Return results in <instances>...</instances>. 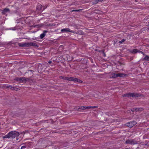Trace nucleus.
<instances>
[{"label":"nucleus","instance_id":"3","mask_svg":"<svg viewBox=\"0 0 149 149\" xmlns=\"http://www.w3.org/2000/svg\"><path fill=\"white\" fill-rule=\"evenodd\" d=\"M19 45L21 47H29L30 46L38 47V45L35 42H30L19 43Z\"/></svg>","mask_w":149,"mask_h":149},{"label":"nucleus","instance_id":"19","mask_svg":"<svg viewBox=\"0 0 149 149\" xmlns=\"http://www.w3.org/2000/svg\"><path fill=\"white\" fill-rule=\"evenodd\" d=\"M125 40L124 39H122L120 41H119V42L120 43H122L123 42H124L125 41Z\"/></svg>","mask_w":149,"mask_h":149},{"label":"nucleus","instance_id":"17","mask_svg":"<svg viewBox=\"0 0 149 149\" xmlns=\"http://www.w3.org/2000/svg\"><path fill=\"white\" fill-rule=\"evenodd\" d=\"M6 88H7L10 89H14L13 87L11 86L10 85L7 86Z\"/></svg>","mask_w":149,"mask_h":149},{"label":"nucleus","instance_id":"8","mask_svg":"<svg viewBox=\"0 0 149 149\" xmlns=\"http://www.w3.org/2000/svg\"><path fill=\"white\" fill-rule=\"evenodd\" d=\"M97 108V106H88V107H86V106H83L81 107V108L79 107L78 108V109H81L82 110H84L85 109H95Z\"/></svg>","mask_w":149,"mask_h":149},{"label":"nucleus","instance_id":"4","mask_svg":"<svg viewBox=\"0 0 149 149\" xmlns=\"http://www.w3.org/2000/svg\"><path fill=\"white\" fill-rule=\"evenodd\" d=\"M126 74L123 73L116 74L112 73L110 75V77L111 78H115L117 77H122L126 76Z\"/></svg>","mask_w":149,"mask_h":149},{"label":"nucleus","instance_id":"13","mask_svg":"<svg viewBox=\"0 0 149 149\" xmlns=\"http://www.w3.org/2000/svg\"><path fill=\"white\" fill-rule=\"evenodd\" d=\"M30 143H28V142H27L25 143H24L23 144L24 145V146H21L20 149H24L26 148V147H28L29 146L27 145L28 144Z\"/></svg>","mask_w":149,"mask_h":149},{"label":"nucleus","instance_id":"18","mask_svg":"<svg viewBox=\"0 0 149 149\" xmlns=\"http://www.w3.org/2000/svg\"><path fill=\"white\" fill-rule=\"evenodd\" d=\"M103 1V0H95V2L96 3H97L99 2H102Z\"/></svg>","mask_w":149,"mask_h":149},{"label":"nucleus","instance_id":"11","mask_svg":"<svg viewBox=\"0 0 149 149\" xmlns=\"http://www.w3.org/2000/svg\"><path fill=\"white\" fill-rule=\"evenodd\" d=\"M47 7H45L44 6H43V7H42V5H41V4H39L36 7V9L37 10L40 11L42 10V8H43V9H42V11H43V10L45 9Z\"/></svg>","mask_w":149,"mask_h":149},{"label":"nucleus","instance_id":"1","mask_svg":"<svg viewBox=\"0 0 149 149\" xmlns=\"http://www.w3.org/2000/svg\"><path fill=\"white\" fill-rule=\"evenodd\" d=\"M19 135V133L16 131H11L9 132L7 135H5L3 137V138H11L14 139L16 138Z\"/></svg>","mask_w":149,"mask_h":149},{"label":"nucleus","instance_id":"9","mask_svg":"<svg viewBox=\"0 0 149 149\" xmlns=\"http://www.w3.org/2000/svg\"><path fill=\"white\" fill-rule=\"evenodd\" d=\"M16 80L19 81H22V82H26L29 80V79L25 78L24 77H22L19 78H17Z\"/></svg>","mask_w":149,"mask_h":149},{"label":"nucleus","instance_id":"7","mask_svg":"<svg viewBox=\"0 0 149 149\" xmlns=\"http://www.w3.org/2000/svg\"><path fill=\"white\" fill-rule=\"evenodd\" d=\"M137 123L135 121H133L129 122L126 124V125L130 128H131L136 124Z\"/></svg>","mask_w":149,"mask_h":149},{"label":"nucleus","instance_id":"16","mask_svg":"<svg viewBox=\"0 0 149 149\" xmlns=\"http://www.w3.org/2000/svg\"><path fill=\"white\" fill-rule=\"evenodd\" d=\"M9 11V9L8 8H5L2 10V13L3 14H5L7 12H8Z\"/></svg>","mask_w":149,"mask_h":149},{"label":"nucleus","instance_id":"10","mask_svg":"<svg viewBox=\"0 0 149 149\" xmlns=\"http://www.w3.org/2000/svg\"><path fill=\"white\" fill-rule=\"evenodd\" d=\"M61 32H68L73 33H75V31L70 30L69 28L63 29L61 30Z\"/></svg>","mask_w":149,"mask_h":149},{"label":"nucleus","instance_id":"21","mask_svg":"<svg viewBox=\"0 0 149 149\" xmlns=\"http://www.w3.org/2000/svg\"><path fill=\"white\" fill-rule=\"evenodd\" d=\"M102 52L104 57H105L106 56V54L104 52V50H102Z\"/></svg>","mask_w":149,"mask_h":149},{"label":"nucleus","instance_id":"24","mask_svg":"<svg viewBox=\"0 0 149 149\" xmlns=\"http://www.w3.org/2000/svg\"><path fill=\"white\" fill-rule=\"evenodd\" d=\"M135 110H136V111L137 110H138V108H135Z\"/></svg>","mask_w":149,"mask_h":149},{"label":"nucleus","instance_id":"15","mask_svg":"<svg viewBox=\"0 0 149 149\" xmlns=\"http://www.w3.org/2000/svg\"><path fill=\"white\" fill-rule=\"evenodd\" d=\"M142 60L143 61H149V56L146 55L143 58Z\"/></svg>","mask_w":149,"mask_h":149},{"label":"nucleus","instance_id":"23","mask_svg":"<svg viewBox=\"0 0 149 149\" xmlns=\"http://www.w3.org/2000/svg\"><path fill=\"white\" fill-rule=\"evenodd\" d=\"M48 63L49 64H50L52 63V61H49L48 62Z\"/></svg>","mask_w":149,"mask_h":149},{"label":"nucleus","instance_id":"14","mask_svg":"<svg viewBox=\"0 0 149 149\" xmlns=\"http://www.w3.org/2000/svg\"><path fill=\"white\" fill-rule=\"evenodd\" d=\"M139 50L137 49H134L130 51V52L132 54H135L138 53Z\"/></svg>","mask_w":149,"mask_h":149},{"label":"nucleus","instance_id":"12","mask_svg":"<svg viewBox=\"0 0 149 149\" xmlns=\"http://www.w3.org/2000/svg\"><path fill=\"white\" fill-rule=\"evenodd\" d=\"M47 31L46 30H45L43 31V33L40 35V38L41 39H42L46 35V33H47Z\"/></svg>","mask_w":149,"mask_h":149},{"label":"nucleus","instance_id":"6","mask_svg":"<svg viewBox=\"0 0 149 149\" xmlns=\"http://www.w3.org/2000/svg\"><path fill=\"white\" fill-rule=\"evenodd\" d=\"M125 144H127L134 145L137 143V142L134 139H127L125 142Z\"/></svg>","mask_w":149,"mask_h":149},{"label":"nucleus","instance_id":"20","mask_svg":"<svg viewBox=\"0 0 149 149\" xmlns=\"http://www.w3.org/2000/svg\"><path fill=\"white\" fill-rule=\"evenodd\" d=\"M138 53H141L143 54V55L144 56L145 55V54L142 51H141L140 50H139Z\"/></svg>","mask_w":149,"mask_h":149},{"label":"nucleus","instance_id":"2","mask_svg":"<svg viewBox=\"0 0 149 149\" xmlns=\"http://www.w3.org/2000/svg\"><path fill=\"white\" fill-rule=\"evenodd\" d=\"M59 78L60 79H62L65 80L77 81L79 83H82L83 82L82 81L80 80V79L76 78H74L73 77L60 76L59 77Z\"/></svg>","mask_w":149,"mask_h":149},{"label":"nucleus","instance_id":"22","mask_svg":"<svg viewBox=\"0 0 149 149\" xmlns=\"http://www.w3.org/2000/svg\"><path fill=\"white\" fill-rule=\"evenodd\" d=\"M80 10H72V12L73 11H79Z\"/></svg>","mask_w":149,"mask_h":149},{"label":"nucleus","instance_id":"5","mask_svg":"<svg viewBox=\"0 0 149 149\" xmlns=\"http://www.w3.org/2000/svg\"><path fill=\"white\" fill-rule=\"evenodd\" d=\"M140 96V94L136 93H127L123 94L122 96L123 97H138Z\"/></svg>","mask_w":149,"mask_h":149}]
</instances>
